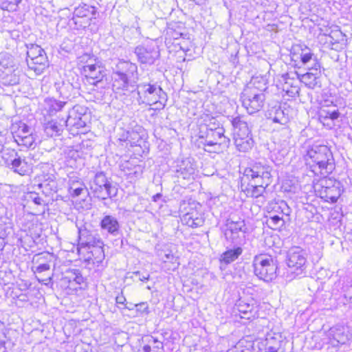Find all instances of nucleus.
<instances>
[{
  "label": "nucleus",
  "mask_w": 352,
  "mask_h": 352,
  "mask_svg": "<svg viewBox=\"0 0 352 352\" xmlns=\"http://www.w3.org/2000/svg\"><path fill=\"white\" fill-rule=\"evenodd\" d=\"M82 69L87 82L89 84L98 88L104 87L105 82L104 78L106 76V72L102 64L83 65Z\"/></svg>",
  "instance_id": "nucleus-14"
},
{
  "label": "nucleus",
  "mask_w": 352,
  "mask_h": 352,
  "mask_svg": "<svg viewBox=\"0 0 352 352\" xmlns=\"http://www.w3.org/2000/svg\"><path fill=\"white\" fill-rule=\"evenodd\" d=\"M330 112H331V111H329V110L326 111L324 109H322L320 111V119L323 118L324 120L329 118Z\"/></svg>",
  "instance_id": "nucleus-57"
},
{
  "label": "nucleus",
  "mask_w": 352,
  "mask_h": 352,
  "mask_svg": "<svg viewBox=\"0 0 352 352\" xmlns=\"http://www.w3.org/2000/svg\"><path fill=\"white\" fill-rule=\"evenodd\" d=\"M131 135V133L129 131L126 130L123 128H120V129H118V130L117 131V134H116L117 141L120 144H122L123 142H125L127 141L131 142V140H129Z\"/></svg>",
  "instance_id": "nucleus-48"
},
{
  "label": "nucleus",
  "mask_w": 352,
  "mask_h": 352,
  "mask_svg": "<svg viewBox=\"0 0 352 352\" xmlns=\"http://www.w3.org/2000/svg\"><path fill=\"white\" fill-rule=\"evenodd\" d=\"M286 263L296 276L302 274L305 271L307 263L305 251L298 246L291 248L287 254Z\"/></svg>",
  "instance_id": "nucleus-9"
},
{
  "label": "nucleus",
  "mask_w": 352,
  "mask_h": 352,
  "mask_svg": "<svg viewBox=\"0 0 352 352\" xmlns=\"http://www.w3.org/2000/svg\"><path fill=\"white\" fill-rule=\"evenodd\" d=\"M70 281L72 280L76 282L77 284L80 285L84 282V278L80 274L78 270H74L71 272V275L69 276Z\"/></svg>",
  "instance_id": "nucleus-51"
},
{
  "label": "nucleus",
  "mask_w": 352,
  "mask_h": 352,
  "mask_svg": "<svg viewBox=\"0 0 352 352\" xmlns=\"http://www.w3.org/2000/svg\"><path fill=\"white\" fill-rule=\"evenodd\" d=\"M270 220L274 225H277L282 220V217L276 214L271 217Z\"/></svg>",
  "instance_id": "nucleus-58"
},
{
  "label": "nucleus",
  "mask_w": 352,
  "mask_h": 352,
  "mask_svg": "<svg viewBox=\"0 0 352 352\" xmlns=\"http://www.w3.org/2000/svg\"><path fill=\"white\" fill-rule=\"evenodd\" d=\"M72 20L74 22L75 28L77 30H85L91 25L92 21L87 18L76 16L74 14H73Z\"/></svg>",
  "instance_id": "nucleus-45"
},
{
  "label": "nucleus",
  "mask_w": 352,
  "mask_h": 352,
  "mask_svg": "<svg viewBox=\"0 0 352 352\" xmlns=\"http://www.w3.org/2000/svg\"><path fill=\"white\" fill-rule=\"evenodd\" d=\"M55 87L60 97L64 100H71L79 94L78 88L69 81H61L55 83Z\"/></svg>",
  "instance_id": "nucleus-23"
},
{
  "label": "nucleus",
  "mask_w": 352,
  "mask_h": 352,
  "mask_svg": "<svg viewBox=\"0 0 352 352\" xmlns=\"http://www.w3.org/2000/svg\"><path fill=\"white\" fill-rule=\"evenodd\" d=\"M38 280L39 283H43L45 285H47L49 284V283L52 280V278L49 277L48 278H46L45 280L38 279Z\"/></svg>",
  "instance_id": "nucleus-63"
},
{
  "label": "nucleus",
  "mask_w": 352,
  "mask_h": 352,
  "mask_svg": "<svg viewBox=\"0 0 352 352\" xmlns=\"http://www.w3.org/2000/svg\"><path fill=\"white\" fill-rule=\"evenodd\" d=\"M12 135L14 142L22 148H34L36 146V134L34 129L25 123L19 122L12 126Z\"/></svg>",
  "instance_id": "nucleus-6"
},
{
  "label": "nucleus",
  "mask_w": 352,
  "mask_h": 352,
  "mask_svg": "<svg viewBox=\"0 0 352 352\" xmlns=\"http://www.w3.org/2000/svg\"><path fill=\"white\" fill-rule=\"evenodd\" d=\"M234 139L236 148L241 152H248L254 145L251 131L234 133Z\"/></svg>",
  "instance_id": "nucleus-22"
},
{
  "label": "nucleus",
  "mask_w": 352,
  "mask_h": 352,
  "mask_svg": "<svg viewBox=\"0 0 352 352\" xmlns=\"http://www.w3.org/2000/svg\"><path fill=\"white\" fill-rule=\"evenodd\" d=\"M283 78L285 81L284 89L286 90L288 94L294 96L299 94L300 89L298 86V79H295L294 76L290 77L289 74L283 75Z\"/></svg>",
  "instance_id": "nucleus-30"
},
{
  "label": "nucleus",
  "mask_w": 352,
  "mask_h": 352,
  "mask_svg": "<svg viewBox=\"0 0 352 352\" xmlns=\"http://www.w3.org/2000/svg\"><path fill=\"white\" fill-rule=\"evenodd\" d=\"M340 115V113L338 109H333V110L331 111V112H330L329 119H331L332 120H336L339 118Z\"/></svg>",
  "instance_id": "nucleus-55"
},
{
  "label": "nucleus",
  "mask_w": 352,
  "mask_h": 352,
  "mask_svg": "<svg viewBox=\"0 0 352 352\" xmlns=\"http://www.w3.org/2000/svg\"><path fill=\"white\" fill-rule=\"evenodd\" d=\"M53 257L52 254L49 253H44L38 255L36 263L38 265L33 270L34 273H42L45 271H48L50 269V262H51Z\"/></svg>",
  "instance_id": "nucleus-31"
},
{
  "label": "nucleus",
  "mask_w": 352,
  "mask_h": 352,
  "mask_svg": "<svg viewBox=\"0 0 352 352\" xmlns=\"http://www.w3.org/2000/svg\"><path fill=\"white\" fill-rule=\"evenodd\" d=\"M306 164L315 175L327 177L335 168L334 160L330 149L325 145H314L305 156Z\"/></svg>",
  "instance_id": "nucleus-2"
},
{
  "label": "nucleus",
  "mask_w": 352,
  "mask_h": 352,
  "mask_svg": "<svg viewBox=\"0 0 352 352\" xmlns=\"http://www.w3.org/2000/svg\"><path fill=\"white\" fill-rule=\"evenodd\" d=\"M80 60L81 63H84V65H91L96 64H101L99 61L94 58V56L90 55L89 54H85L80 57Z\"/></svg>",
  "instance_id": "nucleus-50"
},
{
  "label": "nucleus",
  "mask_w": 352,
  "mask_h": 352,
  "mask_svg": "<svg viewBox=\"0 0 352 352\" xmlns=\"http://www.w3.org/2000/svg\"><path fill=\"white\" fill-rule=\"evenodd\" d=\"M65 122L61 124L56 120H52L44 124V131L49 137L59 136L63 131Z\"/></svg>",
  "instance_id": "nucleus-29"
},
{
  "label": "nucleus",
  "mask_w": 352,
  "mask_h": 352,
  "mask_svg": "<svg viewBox=\"0 0 352 352\" xmlns=\"http://www.w3.org/2000/svg\"><path fill=\"white\" fill-rule=\"evenodd\" d=\"M253 344L245 340H241L227 352H254Z\"/></svg>",
  "instance_id": "nucleus-37"
},
{
  "label": "nucleus",
  "mask_w": 352,
  "mask_h": 352,
  "mask_svg": "<svg viewBox=\"0 0 352 352\" xmlns=\"http://www.w3.org/2000/svg\"><path fill=\"white\" fill-rule=\"evenodd\" d=\"M351 336V333L349 328L342 325H336L329 331V337L333 345L336 344L335 342L340 344H346Z\"/></svg>",
  "instance_id": "nucleus-20"
},
{
  "label": "nucleus",
  "mask_w": 352,
  "mask_h": 352,
  "mask_svg": "<svg viewBox=\"0 0 352 352\" xmlns=\"http://www.w3.org/2000/svg\"><path fill=\"white\" fill-rule=\"evenodd\" d=\"M101 229L114 236L119 234L120 225L116 217L107 214L104 215L100 223Z\"/></svg>",
  "instance_id": "nucleus-24"
},
{
  "label": "nucleus",
  "mask_w": 352,
  "mask_h": 352,
  "mask_svg": "<svg viewBox=\"0 0 352 352\" xmlns=\"http://www.w3.org/2000/svg\"><path fill=\"white\" fill-rule=\"evenodd\" d=\"M244 175L252 183L260 181V183L268 186L271 182V167L261 162H256L245 169Z\"/></svg>",
  "instance_id": "nucleus-10"
},
{
  "label": "nucleus",
  "mask_w": 352,
  "mask_h": 352,
  "mask_svg": "<svg viewBox=\"0 0 352 352\" xmlns=\"http://www.w3.org/2000/svg\"><path fill=\"white\" fill-rule=\"evenodd\" d=\"M234 309L236 312L239 313L241 318L253 320L258 317V305L254 300L248 302L239 300L235 305Z\"/></svg>",
  "instance_id": "nucleus-17"
},
{
  "label": "nucleus",
  "mask_w": 352,
  "mask_h": 352,
  "mask_svg": "<svg viewBox=\"0 0 352 352\" xmlns=\"http://www.w3.org/2000/svg\"><path fill=\"white\" fill-rule=\"evenodd\" d=\"M137 90L138 98L137 101L139 104H146L151 106L160 95L163 92V89L158 85L150 83L135 84V90Z\"/></svg>",
  "instance_id": "nucleus-7"
},
{
  "label": "nucleus",
  "mask_w": 352,
  "mask_h": 352,
  "mask_svg": "<svg viewBox=\"0 0 352 352\" xmlns=\"http://www.w3.org/2000/svg\"><path fill=\"white\" fill-rule=\"evenodd\" d=\"M281 133H283L285 136H286L287 138H289L290 136V130L288 127H283L281 129Z\"/></svg>",
  "instance_id": "nucleus-60"
},
{
  "label": "nucleus",
  "mask_w": 352,
  "mask_h": 352,
  "mask_svg": "<svg viewBox=\"0 0 352 352\" xmlns=\"http://www.w3.org/2000/svg\"><path fill=\"white\" fill-rule=\"evenodd\" d=\"M109 182L102 172L97 173L94 179L90 182V189L92 190V192H99L100 190L101 192V185H107V183Z\"/></svg>",
  "instance_id": "nucleus-35"
},
{
  "label": "nucleus",
  "mask_w": 352,
  "mask_h": 352,
  "mask_svg": "<svg viewBox=\"0 0 352 352\" xmlns=\"http://www.w3.org/2000/svg\"><path fill=\"white\" fill-rule=\"evenodd\" d=\"M27 47L26 62L28 69L33 71L36 75L41 74L47 66V57L41 46L30 43Z\"/></svg>",
  "instance_id": "nucleus-4"
},
{
  "label": "nucleus",
  "mask_w": 352,
  "mask_h": 352,
  "mask_svg": "<svg viewBox=\"0 0 352 352\" xmlns=\"http://www.w3.org/2000/svg\"><path fill=\"white\" fill-rule=\"evenodd\" d=\"M87 111L88 109L85 106L75 105L68 113L65 121V126L77 129L85 128L88 120Z\"/></svg>",
  "instance_id": "nucleus-13"
},
{
  "label": "nucleus",
  "mask_w": 352,
  "mask_h": 352,
  "mask_svg": "<svg viewBox=\"0 0 352 352\" xmlns=\"http://www.w3.org/2000/svg\"><path fill=\"white\" fill-rule=\"evenodd\" d=\"M2 160L5 166L21 175H25L28 171V164L18 153L12 148H6L3 151Z\"/></svg>",
  "instance_id": "nucleus-11"
},
{
  "label": "nucleus",
  "mask_w": 352,
  "mask_h": 352,
  "mask_svg": "<svg viewBox=\"0 0 352 352\" xmlns=\"http://www.w3.org/2000/svg\"><path fill=\"white\" fill-rule=\"evenodd\" d=\"M86 190L85 184L78 180H70L69 192L72 196L78 197Z\"/></svg>",
  "instance_id": "nucleus-43"
},
{
  "label": "nucleus",
  "mask_w": 352,
  "mask_h": 352,
  "mask_svg": "<svg viewBox=\"0 0 352 352\" xmlns=\"http://www.w3.org/2000/svg\"><path fill=\"white\" fill-rule=\"evenodd\" d=\"M282 343L283 339L280 333L270 332L264 340L258 343V352H278Z\"/></svg>",
  "instance_id": "nucleus-16"
},
{
  "label": "nucleus",
  "mask_w": 352,
  "mask_h": 352,
  "mask_svg": "<svg viewBox=\"0 0 352 352\" xmlns=\"http://www.w3.org/2000/svg\"><path fill=\"white\" fill-rule=\"evenodd\" d=\"M224 133V129H219L217 131H212V129H208L206 126H200L197 134L198 147H202L207 151L205 148L206 146H212L226 142Z\"/></svg>",
  "instance_id": "nucleus-8"
},
{
  "label": "nucleus",
  "mask_w": 352,
  "mask_h": 352,
  "mask_svg": "<svg viewBox=\"0 0 352 352\" xmlns=\"http://www.w3.org/2000/svg\"><path fill=\"white\" fill-rule=\"evenodd\" d=\"M162 259L164 263H170L173 265V267L168 268V270H174L179 265L178 257L175 256L171 252L165 254Z\"/></svg>",
  "instance_id": "nucleus-47"
},
{
  "label": "nucleus",
  "mask_w": 352,
  "mask_h": 352,
  "mask_svg": "<svg viewBox=\"0 0 352 352\" xmlns=\"http://www.w3.org/2000/svg\"><path fill=\"white\" fill-rule=\"evenodd\" d=\"M204 121L205 123L200 125V126H206L208 129H212V131H217L219 129H223L220 126V123L214 117L206 116Z\"/></svg>",
  "instance_id": "nucleus-46"
},
{
  "label": "nucleus",
  "mask_w": 352,
  "mask_h": 352,
  "mask_svg": "<svg viewBox=\"0 0 352 352\" xmlns=\"http://www.w3.org/2000/svg\"><path fill=\"white\" fill-rule=\"evenodd\" d=\"M308 72L300 76V80L308 88L315 89L320 87L319 78L320 76V64L315 63V65L308 66Z\"/></svg>",
  "instance_id": "nucleus-19"
},
{
  "label": "nucleus",
  "mask_w": 352,
  "mask_h": 352,
  "mask_svg": "<svg viewBox=\"0 0 352 352\" xmlns=\"http://www.w3.org/2000/svg\"><path fill=\"white\" fill-rule=\"evenodd\" d=\"M67 101H58L54 98H47L44 100L43 109L50 115H54L62 110Z\"/></svg>",
  "instance_id": "nucleus-28"
},
{
  "label": "nucleus",
  "mask_w": 352,
  "mask_h": 352,
  "mask_svg": "<svg viewBox=\"0 0 352 352\" xmlns=\"http://www.w3.org/2000/svg\"><path fill=\"white\" fill-rule=\"evenodd\" d=\"M278 207L280 208V213L287 216L289 215L290 208L285 201H280Z\"/></svg>",
  "instance_id": "nucleus-52"
},
{
  "label": "nucleus",
  "mask_w": 352,
  "mask_h": 352,
  "mask_svg": "<svg viewBox=\"0 0 352 352\" xmlns=\"http://www.w3.org/2000/svg\"><path fill=\"white\" fill-rule=\"evenodd\" d=\"M125 301H126V298L123 296H118L116 298V302L117 304L123 305Z\"/></svg>",
  "instance_id": "nucleus-61"
},
{
  "label": "nucleus",
  "mask_w": 352,
  "mask_h": 352,
  "mask_svg": "<svg viewBox=\"0 0 352 352\" xmlns=\"http://www.w3.org/2000/svg\"><path fill=\"white\" fill-rule=\"evenodd\" d=\"M227 229L226 231L233 232H244L245 233V223L243 220H239L236 221H227Z\"/></svg>",
  "instance_id": "nucleus-39"
},
{
  "label": "nucleus",
  "mask_w": 352,
  "mask_h": 352,
  "mask_svg": "<svg viewBox=\"0 0 352 352\" xmlns=\"http://www.w3.org/2000/svg\"><path fill=\"white\" fill-rule=\"evenodd\" d=\"M234 134L251 131L244 116H236L232 120Z\"/></svg>",
  "instance_id": "nucleus-36"
},
{
  "label": "nucleus",
  "mask_w": 352,
  "mask_h": 352,
  "mask_svg": "<svg viewBox=\"0 0 352 352\" xmlns=\"http://www.w3.org/2000/svg\"><path fill=\"white\" fill-rule=\"evenodd\" d=\"M113 89L116 93L126 95L135 90L138 80V66L130 61L120 60L113 72Z\"/></svg>",
  "instance_id": "nucleus-1"
},
{
  "label": "nucleus",
  "mask_w": 352,
  "mask_h": 352,
  "mask_svg": "<svg viewBox=\"0 0 352 352\" xmlns=\"http://www.w3.org/2000/svg\"><path fill=\"white\" fill-rule=\"evenodd\" d=\"M271 118L274 122L280 123V124L285 125L287 123L289 118L285 115L283 110L280 107H274L270 113Z\"/></svg>",
  "instance_id": "nucleus-38"
},
{
  "label": "nucleus",
  "mask_w": 352,
  "mask_h": 352,
  "mask_svg": "<svg viewBox=\"0 0 352 352\" xmlns=\"http://www.w3.org/2000/svg\"><path fill=\"white\" fill-rule=\"evenodd\" d=\"M320 195L321 197L324 198L327 201H330L332 203H335L338 201V199L340 195V192L337 186H322V190Z\"/></svg>",
  "instance_id": "nucleus-32"
},
{
  "label": "nucleus",
  "mask_w": 352,
  "mask_h": 352,
  "mask_svg": "<svg viewBox=\"0 0 352 352\" xmlns=\"http://www.w3.org/2000/svg\"><path fill=\"white\" fill-rule=\"evenodd\" d=\"M16 1V0H14ZM17 5L15 2H10L8 5L6 3H3L2 8L6 10H16Z\"/></svg>",
  "instance_id": "nucleus-53"
},
{
  "label": "nucleus",
  "mask_w": 352,
  "mask_h": 352,
  "mask_svg": "<svg viewBox=\"0 0 352 352\" xmlns=\"http://www.w3.org/2000/svg\"><path fill=\"white\" fill-rule=\"evenodd\" d=\"M102 191L99 192H93L96 197L101 199L111 198L117 195L118 189L113 186L111 182H107V185H101Z\"/></svg>",
  "instance_id": "nucleus-34"
},
{
  "label": "nucleus",
  "mask_w": 352,
  "mask_h": 352,
  "mask_svg": "<svg viewBox=\"0 0 352 352\" xmlns=\"http://www.w3.org/2000/svg\"><path fill=\"white\" fill-rule=\"evenodd\" d=\"M175 172L177 177L190 179L195 174V166L190 158H186L177 162Z\"/></svg>",
  "instance_id": "nucleus-21"
},
{
  "label": "nucleus",
  "mask_w": 352,
  "mask_h": 352,
  "mask_svg": "<svg viewBox=\"0 0 352 352\" xmlns=\"http://www.w3.org/2000/svg\"><path fill=\"white\" fill-rule=\"evenodd\" d=\"M150 344H152V347L150 344L144 345L141 352H164V344L162 342L151 338L149 341Z\"/></svg>",
  "instance_id": "nucleus-41"
},
{
  "label": "nucleus",
  "mask_w": 352,
  "mask_h": 352,
  "mask_svg": "<svg viewBox=\"0 0 352 352\" xmlns=\"http://www.w3.org/2000/svg\"><path fill=\"white\" fill-rule=\"evenodd\" d=\"M331 105H333L334 107L336 106L335 104H333V100L327 99V100H324V102H323V106L324 107H330Z\"/></svg>",
  "instance_id": "nucleus-62"
},
{
  "label": "nucleus",
  "mask_w": 352,
  "mask_h": 352,
  "mask_svg": "<svg viewBox=\"0 0 352 352\" xmlns=\"http://www.w3.org/2000/svg\"><path fill=\"white\" fill-rule=\"evenodd\" d=\"M6 142V138L3 135H0V152L3 154V151H4V149H6V148H4L3 147V145Z\"/></svg>",
  "instance_id": "nucleus-59"
},
{
  "label": "nucleus",
  "mask_w": 352,
  "mask_h": 352,
  "mask_svg": "<svg viewBox=\"0 0 352 352\" xmlns=\"http://www.w3.org/2000/svg\"><path fill=\"white\" fill-rule=\"evenodd\" d=\"M278 206H280V202L276 203L272 208L275 212H280V208Z\"/></svg>",
  "instance_id": "nucleus-64"
},
{
  "label": "nucleus",
  "mask_w": 352,
  "mask_h": 352,
  "mask_svg": "<svg viewBox=\"0 0 352 352\" xmlns=\"http://www.w3.org/2000/svg\"><path fill=\"white\" fill-rule=\"evenodd\" d=\"M225 236L227 241H231L234 245H241L245 238L244 232H232L225 231Z\"/></svg>",
  "instance_id": "nucleus-44"
},
{
  "label": "nucleus",
  "mask_w": 352,
  "mask_h": 352,
  "mask_svg": "<svg viewBox=\"0 0 352 352\" xmlns=\"http://www.w3.org/2000/svg\"><path fill=\"white\" fill-rule=\"evenodd\" d=\"M292 59L294 61H300L302 65L307 67L315 65V63H319L316 56L314 54L311 50L304 46V47H296L293 49Z\"/></svg>",
  "instance_id": "nucleus-18"
},
{
  "label": "nucleus",
  "mask_w": 352,
  "mask_h": 352,
  "mask_svg": "<svg viewBox=\"0 0 352 352\" xmlns=\"http://www.w3.org/2000/svg\"><path fill=\"white\" fill-rule=\"evenodd\" d=\"M96 245H104L99 235L85 226L78 228V246L80 248L91 249Z\"/></svg>",
  "instance_id": "nucleus-15"
},
{
  "label": "nucleus",
  "mask_w": 352,
  "mask_h": 352,
  "mask_svg": "<svg viewBox=\"0 0 352 352\" xmlns=\"http://www.w3.org/2000/svg\"><path fill=\"white\" fill-rule=\"evenodd\" d=\"M182 221L189 227L197 228L203 225L204 220L201 214L197 211H191L183 215Z\"/></svg>",
  "instance_id": "nucleus-27"
},
{
  "label": "nucleus",
  "mask_w": 352,
  "mask_h": 352,
  "mask_svg": "<svg viewBox=\"0 0 352 352\" xmlns=\"http://www.w3.org/2000/svg\"><path fill=\"white\" fill-rule=\"evenodd\" d=\"M159 98H157V101L154 102L152 105L154 106L153 109L154 110H162L166 105L167 102V96L165 92H163L161 95H160Z\"/></svg>",
  "instance_id": "nucleus-49"
},
{
  "label": "nucleus",
  "mask_w": 352,
  "mask_h": 352,
  "mask_svg": "<svg viewBox=\"0 0 352 352\" xmlns=\"http://www.w3.org/2000/svg\"><path fill=\"white\" fill-rule=\"evenodd\" d=\"M133 274L135 275L136 276H138L139 280L141 281L148 280L150 277L148 274H146L145 275L141 276L140 272L139 271L133 272Z\"/></svg>",
  "instance_id": "nucleus-56"
},
{
  "label": "nucleus",
  "mask_w": 352,
  "mask_h": 352,
  "mask_svg": "<svg viewBox=\"0 0 352 352\" xmlns=\"http://www.w3.org/2000/svg\"><path fill=\"white\" fill-rule=\"evenodd\" d=\"M30 198L37 205H41L43 199L36 193H31Z\"/></svg>",
  "instance_id": "nucleus-54"
},
{
  "label": "nucleus",
  "mask_w": 352,
  "mask_h": 352,
  "mask_svg": "<svg viewBox=\"0 0 352 352\" xmlns=\"http://www.w3.org/2000/svg\"><path fill=\"white\" fill-rule=\"evenodd\" d=\"M242 105L250 114L259 111L264 106L265 96L256 87L248 86L241 93Z\"/></svg>",
  "instance_id": "nucleus-5"
},
{
  "label": "nucleus",
  "mask_w": 352,
  "mask_h": 352,
  "mask_svg": "<svg viewBox=\"0 0 352 352\" xmlns=\"http://www.w3.org/2000/svg\"><path fill=\"white\" fill-rule=\"evenodd\" d=\"M254 274L261 280L270 282L276 277V261L267 254L257 255L253 260Z\"/></svg>",
  "instance_id": "nucleus-3"
},
{
  "label": "nucleus",
  "mask_w": 352,
  "mask_h": 352,
  "mask_svg": "<svg viewBox=\"0 0 352 352\" xmlns=\"http://www.w3.org/2000/svg\"><path fill=\"white\" fill-rule=\"evenodd\" d=\"M40 188L44 194L49 196L56 192L58 190V185L56 181V177L54 174L46 173L41 175Z\"/></svg>",
  "instance_id": "nucleus-25"
},
{
  "label": "nucleus",
  "mask_w": 352,
  "mask_h": 352,
  "mask_svg": "<svg viewBox=\"0 0 352 352\" xmlns=\"http://www.w3.org/2000/svg\"><path fill=\"white\" fill-rule=\"evenodd\" d=\"M90 253L93 258H91L94 263H101L104 258V252L103 245H96L90 249Z\"/></svg>",
  "instance_id": "nucleus-42"
},
{
  "label": "nucleus",
  "mask_w": 352,
  "mask_h": 352,
  "mask_svg": "<svg viewBox=\"0 0 352 352\" xmlns=\"http://www.w3.org/2000/svg\"><path fill=\"white\" fill-rule=\"evenodd\" d=\"M267 187L265 184L260 183V181H256L251 185L250 188L248 189V193L251 197L257 198L263 195Z\"/></svg>",
  "instance_id": "nucleus-40"
},
{
  "label": "nucleus",
  "mask_w": 352,
  "mask_h": 352,
  "mask_svg": "<svg viewBox=\"0 0 352 352\" xmlns=\"http://www.w3.org/2000/svg\"><path fill=\"white\" fill-rule=\"evenodd\" d=\"M242 252L243 249L239 246L234 249H229L221 255L220 261L226 265L230 264L236 260Z\"/></svg>",
  "instance_id": "nucleus-33"
},
{
  "label": "nucleus",
  "mask_w": 352,
  "mask_h": 352,
  "mask_svg": "<svg viewBox=\"0 0 352 352\" xmlns=\"http://www.w3.org/2000/svg\"><path fill=\"white\" fill-rule=\"evenodd\" d=\"M134 53L139 63L145 65H153L160 58L157 46L152 41L138 45Z\"/></svg>",
  "instance_id": "nucleus-12"
},
{
  "label": "nucleus",
  "mask_w": 352,
  "mask_h": 352,
  "mask_svg": "<svg viewBox=\"0 0 352 352\" xmlns=\"http://www.w3.org/2000/svg\"><path fill=\"white\" fill-rule=\"evenodd\" d=\"M97 12V8L95 6L87 3H82L75 8L73 14L76 16L87 18L92 20L96 18V15Z\"/></svg>",
  "instance_id": "nucleus-26"
}]
</instances>
